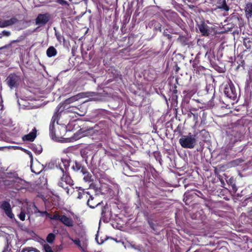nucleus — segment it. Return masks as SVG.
<instances>
[{
  "mask_svg": "<svg viewBox=\"0 0 252 252\" xmlns=\"http://www.w3.org/2000/svg\"><path fill=\"white\" fill-rule=\"evenodd\" d=\"M35 213L38 212L41 214V216H43L45 215L47 218H49L52 220H59L65 226L71 227L74 225V222L72 219L64 215H60L59 212L56 211L54 214L52 215L50 213H48L47 211H41L38 209V208L35 206Z\"/></svg>",
  "mask_w": 252,
  "mask_h": 252,
  "instance_id": "f257e3e1",
  "label": "nucleus"
},
{
  "mask_svg": "<svg viewBox=\"0 0 252 252\" xmlns=\"http://www.w3.org/2000/svg\"><path fill=\"white\" fill-rule=\"evenodd\" d=\"M196 142L195 135H192L190 133L187 136H182L179 139V143L184 148H193L195 145Z\"/></svg>",
  "mask_w": 252,
  "mask_h": 252,
  "instance_id": "f03ea898",
  "label": "nucleus"
},
{
  "mask_svg": "<svg viewBox=\"0 0 252 252\" xmlns=\"http://www.w3.org/2000/svg\"><path fill=\"white\" fill-rule=\"evenodd\" d=\"M62 176L61 177L60 180L58 182V186L60 187L63 188L66 190L67 193H69V189L68 187H65L64 186L63 182H65L66 185H68L71 187L74 185V182L72 179L69 172H63Z\"/></svg>",
  "mask_w": 252,
  "mask_h": 252,
  "instance_id": "7ed1b4c3",
  "label": "nucleus"
},
{
  "mask_svg": "<svg viewBox=\"0 0 252 252\" xmlns=\"http://www.w3.org/2000/svg\"><path fill=\"white\" fill-rule=\"evenodd\" d=\"M5 81L8 86L11 89H13L19 86L21 82V78L16 73H10L6 79Z\"/></svg>",
  "mask_w": 252,
  "mask_h": 252,
  "instance_id": "20e7f679",
  "label": "nucleus"
},
{
  "mask_svg": "<svg viewBox=\"0 0 252 252\" xmlns=\"http://www.w3.org/2000/svg\"><path fill=\"white\" fill-rule=\"evenodd\" d=\"M60 108L61 107H59V106L57 107L56 109V111L54 113L50 124L49 131L50 134L52 137L54 136L56 137H59L60 136V135L58 133V132L55 130V123L56 121H58V119L59 115V111Z\"/></svg>",
  "mask_w": 252,
  "mask_h": 252,
  "instance_id": "39448f33",
  "label": "nucleus"
},
{
  "mask_svg": "<svg viewBox=\"0 0 252 252\" xmlns=\"http://www.w3.org/2000/svg\"><path fill=\"white\" fill-rule=\"evenodd\" d=\"M224 93L228 98L234 100L237 96L234 84L231 80L226 85L224 90Z\"/></svg>",
  "mask_w": 252,
  "mask_h": 252,
  "instance_id": "423d86ee",
  "label": "nucleus"
},
{
  "mask_svg": "<svg viewBox=\"0 0 252 252\" xmlns=\"http://www.w3.org/2000/svg\"><path fill=\"white\" fill-rule=\"evenodd\" d=\"M51 19V15L49 13L38 14L35 19V24L39 27L45 26L48 23Z\"/></svg>",
  "mask_w": 252,
  "mask_h": 252,
  "instance_id": "0eeeda50",
  "label": "nucleus"
},
{
  "mask_svg": "<svg viewBox=\"0 0 252 252\" xmlns=\"http://www.w3.org/2000/svg\"><path fill=\"white\" fill-rule=\"evenodd\" d=\"M193 73L198 75L199 76H202L205 75L206 71V68L199 64V61L195 59L192 63Z\"/></svg>",
  "mask_w": 252,
  "mask_h": 252,
  "instance_id": "6e6552de",
  "label": "nucleus"
},
{
  "mask_svg": "<svg viewBox=\"0 0 252 252\" xmlns=\"http://www.w3.org/2000/svg\"><path fill=\"white\" fill-rule=\"evenodd\" d=\"M83 196H85L86 198H88L89 196V198L87 201V205L91 208H94L95 207L101 204L100 202H98L96 198L94 197L92 195H91L89 192H84L82 196L79 195L78 198H83Z\"/></svg>",
  "mask_w": 252,
  "mask_h": 252,
  "instance_id": "1a4fd4ad",
  "label": "nucleus"
},
{
  "mask_svg": "<svg viewBox=\"0 0 252 252\" xmlns=\"http://www.w3.org/2000/svg\"><path fill=\"white\" fill-rule=\"evenodd\" d=\"M0 208L3 210L6 216L9 218L13 219L14 218V215L12 212V208L8 202L2 201L0 205Z\"/></svg>",
  "mask_w": 252,
  "mask_h": 252,
  "instance_id": "9d476101",
  "label": "nucleus"
},
{
  "mask_svg": "<svg viewBox=\"0 0 252 252\" xmlns=\"http://www.w3.org/2000/svg\"><path fill=\"white\" fill-rule=\"evenodd\" d=\"M70 160L67 158H62L61 163L59 166L62 172H69Z\"/></svg>",
  "mask_w": 252,
  "mask_h": 252,
  "instance_id": "9b49d317",
  "label": "nucleus"
},
{
  "mask_svg": "<svg viewBox=\"0 0 252 252\" xmlns=\"http://www.w3.org/2000/svg\"><path fill=\"white\" fill-rule=\"evenodd\" d=\"M36 132L37 130L35 127L32 129V131L30 132L29 134L25 135L22 139L23 140L25 141H31L32 142L34 140L35 138L36 137Z\"/></svg>",
  "mask_w": 252,
  "mask_h": 252,
  "instance_id": "f8f14e48",
  "label": "nucleus"
},
{
  "mask_svg": "<svg viewBox=\"0 0 252 252\" xmlns=\"http://www.w3.org/2000/svg\"><path fill=\"white\" fill-rule=\"evenodd\" d=\"M198 29L202 35L208 36L209 33V27L205 23L202 22L198 25Z\"/></svg>",
  "mask_w": 252,
  "mask_h": 252,
  "instance_id": "ddd939ff",
  "label": "nucleus"
},
{
  "mask_svg": "<svg viewBox=\"0 0 252 252\" xmlns=\"http://www.w3.org/2000/svg\"><path fill=\"white\" fill-rule=\"evenodd\" d=\"M86 167L83 165L82 163L77 160L74 161V164L71 166V169L75 172H80L86 171Z\"/></svg>",
  "mask_w": 252,
  "mask_h": 252,
  "instance_id": "4468645a",
  "label": "nucleus"
},
{
  "mask_svg": "<svg viewBox=\"0 0 252 252\" xmlns=\"http://www.w3.org/2000/svg\"><path fill=\"white\" fill-rule=\"evenodd\" d=\"M18 22V19L15 17L11 18L9 20L0 21V28H5L11 26Z\"/></svg>",
  "mask_w": 252,
  "mask_h": 252,
  "instance_id": "2eb2a0df",
  "label": "nucleus"
},
{
  "mask_svg": "<svg viewBox=\"0 0 252 252\" xmlns=\"http://www.w3.org/2000/svg\"><path fill=\"white\" fill-rule=\"evenodd\" d=\"M18 22V19L15 17L11 18L9 20L0 21V28H5L11 26Z\"/></svg>",
  "mask_w": 252,
  "mask_h": 252,
  "instance_id": "dca6fc26",
  "label": "nucleus"
},
{
  "mask_svg": "<svg viewBox=\"0 0 252 252\" xmlns=\"http://www.w3.org/2000/svg\"><path fill=\"white\" fill-rule=\"evenodd\" d=\"M245 11L246 17L249 19L252 18V3L248 2L245 7Z\"/></svg>",
  "mask_w": 252,
  "mask_h": 252,
  "instance_id": "f3484780",
  "label": "nucleus"
},
{
  "mask_svg": "<svg viewBox=\"0 0 252 252\" xmlns=\"http://www.w3.org/2000/svg\"><path fill=\"white\" fill-rule=\"evenodd\" d=\"M96 177L98 179L100 183H105V182H109L110 179L109 177L104 173H98L96 174Z\"/></svg>",
  "mask_w": 252,
  "mask_h": 252,
  "instance_id": "a211bd4d",
  "label": "nucleus"
},
{
  "mask_svg": "<svg viewBox=\"0 0 252 252\" xmlns=\"http://www.w3.org/2000/svg\"><path fill=\"white\" fill-rule=\"evenodd\" d=\"M218 4V8L223 10L225 11H228L229 10V7L226 4L225 0H219Z\"/></svg>",
  "mask_w": 252,
  "mask_h": 252,
  "instance_id": "6ab92c4d",
  "label": "nucleus"
},
{
  "mask_svg": "<svg viewBox=\"0 0 252 252\" xmlns=\"http://www.w3.org/2000/svg\"><path fill=\"white\" fill-rule=\"evenodd\" d=\"M57 54V51L54 46H50L46 51L47 56L49 57L55 56Z\"/></svg>",
  "mask_w": 252,
  "mask_h": 252,
  "instance_id": "aec40b11",
  "label": "nucleus"
},
{
  "mask_svg": "<svg viewBox=\"0 0 252 252\" xmlns=\"http://www.w3.org/2000/svg\"><path fill=\"white\" fill-rule=\"evenodd\" d=\"M81 173L84 175L83 180L86 182H91L93 181L92 175L88 171L87 168H86V171H83Z\"/></svg>",
  "mask_w": 252,
  "mask_h": 252,
  "instance_id": "412c9836",
  "label": "nucleus"
},
{
  "mask_svg": "<svg viewBox=\"0 0 252 252\" xmlns=\"http://www.w3.org/2000/svg\"><path fill=\"white\" fill-rule=\"evenodd\" d=\"M197 109L194 108H191L190 109L189 113L188 114L189 117L193 116V121L196 124L198 122L199 115L197 113H193L192 111H196Z\"/></svg>",
  "mask_w": 252,
  "mask_h": 252,
  "instance_id": "4be33fe9",
  "label": "nucleus"
},
{
  "mask_svg": "<svg viewBox=\"0 0 252 252\" xmlns=\"http://www.w3.org/2000/svg\"><path fill=\"white\" fill-rule=\"evenodd\" d=\"M148 222L151 228L154 231L157 232V227L158 226V223L157 221H154L152 219H149L148 220Z\"/></svg>",
  "mask_w": 252,
  "mask_h": 252,
  "instance_id": "5701e85b",
  "label": "nucleus"
},
{
  "mask_svg": "<svg viewBox=\"0 0 252 252\" xmlns=\"http://www.w3.org/2000/svg\"><path fill=\"white\" fill-rule=\"evenodd\" d=\"M243 43L247 49H251L252 48V40L250 38H245Z\"/></svg>",
  "mask_w": 252,
  "mask_h": 252,
  "instance_id": "b1692460",
  "label": "nucleus"
},
{
  "mask_svg": "<svg viewBox=\"0 0 252 252\" xmlns=\"http://www.w3.org/2000/svg\"><path fill=\"white\" fill-rule=\"evenodd\" d=\"M152 22H153L152 25H154L155 30L157 31L161 32V25L159 23H158V22H157L155 20H153L152 21Z\"/></svg>",
  "mask_w": 252,
  "mask_h": 252,
  "instance_id": "393cba45",
  "label": "nucleus"
},
{
  "mask_svg": "<svg viewBox=\"0 0 252 252\" xmlns=\"http://www.w3.org/2000/svg\"><path fill=\"white\" fill-rule=\"evenodd\" d=\"M55 237H56L54 233H50L47 235V236L46 237V241L49 243L51 244L55 240Z\"/></svg>",
  "mask_w": 252,
  "mask_h": 252,
  "instance_id": "a878e982",
  "label": "nucleus"
},
{
  "mask_svg": "<svg viewBox=\"0 0 252 252\" xmlns=\"http://www.w3.org/2000/svg\"><path fill=\"white\" fill-rule=\"evenodd\" d=\"M186 195L187 197L195 198L196 196V189L187 192Z\"/></svg>",
  "mask_w": 252,
  "mask_h": 252,
  "instance_id": "bb28decb",
  "label": "nucleus"
},
{
  "mask_svg": "<svg viewBox=\"0 0 252 252\" xmlns=\"http://www.w3.org/2000/svg\"><path fill=\"white\" fill-rule=\"evenodd\" d=\"M172 93H173V98L175 99H177L178 98V90H177V87L176 85H174V87H173V90H172Z\"/></svg>",
  "mask_w": 252,
  "mask_h": 252,
  "instance_id": "cd10ccee",
  "label": "nucleus"
},
{
  "mask_svg": "<svg viewBox=\"0 0 252 252\" xmlns=\"http://www.w3.org/2000/svg\"><path fill=\"white\" fill-rule=\"evenodd\" d=\"M12 245L11 241L9 240H7V244L6 246L4 247V250L2 252H6V251H8L9 249H11Z\"/></svg>",
  "mask_w": 252,
  "mask_h": 252,
  "instance_id": "c85d7f7f",
  "label": "nucleus"
},
{
  "mask_svg": "<svg viewBox=\"0 0 252 252\" xmlns=\"http://www.w3.org/2000/svg\"><path fill=\"white\" fill-rule=\"evenodd\" d=\"M45 252H53L52 248L48 244H45L43 246Z\"/></svg>",
  "mask_w": 252,
  "mask_h": 252,
  "instance_id": "c756f323",
  "label": "nucleus"
},
{
  "mask_svg": "<svg viewBox=\"0 0 252 252\" xmlns=\"http://www.w3.org/2000/svg\"><path fill=\"white\" fill-rule=\"evenodd\" d=\"M129 20L130 16L126 14L124 17L122 23H124V25H126L129 22Z\"/></svg>",
  "mask_w": 252,
  "mask_h": 252,
  "instance_id": "7c9ffc66",
  "label": "nucleus"
},
{
  "mask_svg": "<svg viewBox=\"0 0 252 252\" xmlns=\"http://www.w3.org/2000/svg\"><path fill=\"white\" fill-rule=\"evenodd\" d=\"M70 240H71L75 245L77 246L78 248L81 247V242L79 239H73V238H70Z\"/></svg>",
  "mask_w": 252,
  "mask_h": 252,
  "instance_id": "2f4dec72",
  "label": "nucleus"
},
{
  "mask_svg": "<svg viewBox=\"0 0 252 252\" xmlns=\"http://www.w3.org/2000/svg\"><path fill=\"white\" fill-rule=\"evenodd\" d=\"M243 161V160L242 159L239 158V159L232 161L231 162V164L233 165H238L240 163H242Z\"/></svg>",
  "mask_w": 252,
  "mask_h": 252,
  "instance_id": "473e14b6",
  "label": "nucleus"
},
{
  "mask_svg": "<svg viewBox=\"0 0 252 252\" xmlns=\"http://www.w3.org/2000/svg\"><path fill=\"white\" fill-rule=\"evenodd\" d=\"M26 217V213L24 211H21L20 214L19 215V218L20 220L24 221L25 220Z\"/></svg>",
  "mask_w": 252,
  "mask_h": 252,
  "instance_id": "72a5a7b5",
  "label": "nucleus"
},
{
  "mask_svg": "<svg viewBox=\"0 0 252 252\" xmlns=\"http://www.w3.org/2000/svg\"><path fill=\"white\" fill-rule=\"evenodd\" d=\"M196 196L200 197L202 199H205V197L204 195L199 190L196 189Z\"/></svg>",
  "mask_w": 252,
  "mask_h": 252,
  "instance_id": "f704fd0d",
  "label": "nucleus"
},
{
  "mask_svg": "<svg viewBox=\"0 0 252 252\" xmlns=\"http://www.w3.org/2000/svg\"><path fill=\"white\" fill-rule=\"evenodd\" d=\"M56 2L62 5H68V3L65 0H56Z\"/></svg>",
  "mask_w": 252,
  "mask_h": 252,
  "instance_id": "c9c22d12",
  "label": "nucleus"
},
{
  "mask_svg": "<svg viewBox=\"0 0 252 252\" xmlns=\"http://www.w3.org/2000/svg\"><path fill=\"white\" fill-rule=\"evenodd\" d=\"M106 210L107 207L106 206H102L101 211V215L102 217H105Z\"/></svg>",
  "mask_w": 252,
  "mask_h": 252,
  "instance_id": "e433bc0d",
  "label": "nucleus"
},
{
  "mask_svg": "<svg viewBox=\"0 0 252 252\" xmlns=\"http://www.w3.org/2000/svg\"><path fill=\"white\" fill-rule=\"evenodd\" d=\"M56 36L58 40L60 42L61 41V40L63 39V42L65 41L64 37L63 36L61 35L60 34H57L55 33Z\"/></svg>",
  "mask_w": 252,
  "mask_h": 252,
  "instance_id": "4c0bfd02",
  "label": "nucleus"
},
{
  "mask_svg": "<svg viewBox=\"0 0 252 252\" xmlns=\"http://www.w3.org/2000/svg\"><path fill=\"white\" fill-rule=\"evenodd\" d=\"M87 245L84 243L83 245H81V247H79V248L83 252H89L87 250Z\"/></svg>",
  "mask_w": 252,
  "mask_h": 252,
  "instance_id": "58836bf2",
  "label": "nucleus"
},
{
  "mask_svg": "<svg viewBox=\"0 0 252 252\" xmlns=\"http://www.w3.org/2000/svg\"><path fill=\"white\" fill-rule=\"evenodd\" d=\"M185 39L186 37L183 35H180L178 38V41L183 43L186 41Z\"/></svg>",
  "mask_w": 252,
  "mask_h": 252,
  "instance_id": "ea45409f",
  "label": "nucleus"
},
{
  "mask_svg": "<svg viewBox=\"0 0 252 252\" xmlns=\"http://www.w3.org/2000/svg\"><path fill=\"white\" fill-rule=\"evenodd\" d=\"M163 34L164 36L166 37L168 39L171 40L172 38V36L168 34L167 32L164 31Z\"/></svg>",
  "mask_w": 252,
  "mask_h": 252,
  "instance_id": "a19ab883",
  "label": "nucleus"
},
{
  "mask_svg": "<svg viewBox=\"0 0 252 252\" xmlns=\"http://www.w3.org/2000/svg\"><path fill=\"white\" fill-rule=\"evenodd\" d=\"M33 150H35V152H37V154H40L42 151V147L40 146L36 149L34 147Z\"/></svg>",
  "mask_w": 252,
  "mask_h": 252,
  "instance_id": "79ce46f5",
  "label": "nucleus"
},
{
  "mask_svg": "<svg viewBox=\"0 0 252 252\" xmlns=\"http://www.w3.org/2000/svg\"><path fill=\"white\" fill-rule=\"evenodd\" d=\"M2 33L4 36H8L11 34V32L9 31H3L2 32Z\"/></svg>",
  "mask_w": 252,
  "mask_h": 252,
  "instance_id": "37998d69",
  "label": "nucleus"
},
{
  "mask_svg": "<svg viewBox=\"0 0 252 252\" xmlns=\"http://www.w3.org/2000/svg\"><path fill=\"white\" fill-rule=\"evenodd\" d=\"M231 186L232 187V189L234 193H236V191H237V188L235 185V183H233V185H231Z\"/></svg>",
  "mask_w": 252,
  "mask_h": 252,
  "instance_id": "c03bdc74",
  "label": "nucleus"
},
{
  "mask_svg": "<svg viewBox=\"0 0 252 252\" xmlns=\"http://www.w3.org/2000/svg\"><path fill=\"white\" fill-rule=\"evenodd\" d=\"M22 40V38H18V39H17L16 40H12L11 41V43H9V44H10V46H11V44L12 43H16V42H20Z\"/></svg>",
  "mask_w": 252,
  "mask_h": 252,
  "instance_id": "a18cd8bd",
  "label": "nucleus"
},
{
  "mask_svg": "<svg viewBox=\"0 0 252 252\" xmlns=\"http://www.w3.org/2000/svg\"><path fill=\"white\" fill-rule=\"evenodd\" d=\"M74 100V98L73 97H70L65 100V102L66 103H70L72 102H73Z\"/></svg>",
  "mask_w": 252,
  "mask_h": 252,
  "instance_id": "49530a36",
  "label": "nucleus"
},
{
  "mask_svg": "<svg viewBox=\"0 0 252 252\" xmlns=\"http://www.w3.org/2000/svg\"><path fill=\"white\" fill-rule=\"evenodd\" d=\"M233 183H235V181L233 179L230 178L228 182V184L231 186L233 185Z\"/></svg>",
  "mask_w": 252,
  "mask_h": 252,
  "instance_id": "de8ad7c7",
  "label": "nucleus"
},
{
  "mask_svg": "<svg viewBox=\"0 0 252 252\" xmlns=\"http://www.w3.org/2000/svg\"><path fill=\"white\" fill-rule=\"evenodd\" d=\"M10 47V44H7L4 45V46H2L1 47H0V50L4 49H7Z\"/></svg>",
  "mask_w": 252,
  "mask_h": 252,
  "instance_id": "09e8293b",
  "label": "nucleus"
},
{
  "mask_svg": "<svg viewBox=\"0 0 252 252\" xmlns=\"http://www.w3.org/2000/svg\"><path fill=\"white\" fill-rule=\"evenodd\" d=\"M95 239H96L97 242L98 243V244H101L104 242V241L102 240H101V242H99L98 240V238H97V237H96Z\"/></svg>",
  "mask_w": 252,
  "mask_h": 252,
  "instance_id": "8fccbe9b",
  "label": "nucleus"
},
{
  "mask_svg": "<svg viewBox=\"0 0 252 252\" xmlns=\"http://www.w3.org/2000/svg\"><path fill=\"white\" fill-rule=\"evenodd\" d=\"M126 25H124V23H122V26L121 28L122 31L123 32V29H125L126 27Z\"/></svg>",
  "mask_w": 252,
  "mask_h": 252,
  "instance_id": "3c124183",
  "label": "nucleus"
},
{
  "mask_svg": "<svg viewBox=\"0 0 252 252\" xmlns=\"http://www.w3.org/2000/svg\"><path fill=\"white\" fill-rule=\"evenodd\" d=\"M214 96H215V93H214L213 95V96L212 97V99H211V100H212L213 99H214Z\"/></svg>",
  "mask_w": 252,
  "mask_h": 252,
  "instance_id": "603ef678",
  "label": "nucleus"
},
{
  "mask_svg": "<svg viewBox=\"0 0 252 252\" xmlns=\"http://www.w3.org/2000/svg\"><path fill=\"white\" fill-rule=\"evenodd\" d=\"M35 252H40V251L38 250H37L36 249H35V251H34Z\"/></svg>",
  "mask_w": 252,
  "mask_h": 252,
  "instance_id": "864d4df0",
  "label": "nucleus"
},
{
  "mask_svg": "<svg viewBox=\"0 0 252 252\" xmlns=\"http://www.w3.org/2000/svg\"><path fill=\"white\" fill-rule=\"evenodd\" d=\"M26 250V249H23L22 250V252H24Z\"/></svg>",
  "mask_w": 252,
  "mask_h": 252,
  "instance_id": "5fc2aeb1",
  "label": "nucleus"
},
{
  "mask_svg": "<svg viewBox=\"0 0 252 252\" xmlns=\"http://www.w3.org/2000/svg\"><path fill=\"white\" fill-rule=\"evenodd\" d=\"M29 153H28V154H30V155H31V157H32V154L30 152H29Z\"/></svg>",
  "mask_w": 252,
  "mask_h": 252,
  "instance_id": "6e6d98bb",
  "label": "nucleus"
},
{
  "mask_svg": "<svg viewBox=\"0 0 252 252\" xmlns=\"http://www.w3.org/2000/svg\"><path fill=\"white\" fill-rule=\"evenodd\" d=\"M82 1H85L86 3L88 1V0H82Z\"/></svg>",
  "mask_w": 252,
  "mask_h": 252,
  "instance_id": "4d7b16f0",
  "label": "nucleus"
}]
</instances>
